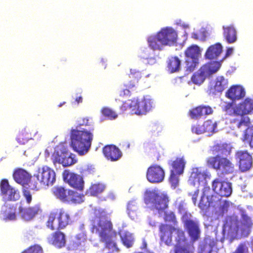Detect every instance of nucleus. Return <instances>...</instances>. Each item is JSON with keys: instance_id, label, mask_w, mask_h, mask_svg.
I'll list each match as a JSON object with an SVG mask.
<instances>
[{"instance_id": "nucleus-41", "label": "nucleus", "mask_w": 253, "mask_h": 253, "mask_svg": "<svg viewBox=\"0 0 253 253\" xmlns=\"http://www.w3.org/2000/svg\"><path fill=\"white\" fill-rule=\"evenodd\" d=\"M86 238L83 235H78L71 244V248L73 250H77L85 245Z\"/></svg>"}, {"instance_id": "nucleus-19", "label": "nucleus", "mask_w": 253, "mask_h": 253, "mask_svg": "<svg viewBox=\"0 0 253 253\" xmlns=\"http://www.w3.org/2000/svg\"><path fill=\"white\" fill-rule=\"evenodd\" d=\"M228 80L223 76L216 77L214 83L211 84L208 88L209 94L215 95L222 92L228 86Z\"/></svg>"}, {"instance_id": "nucleus-29", "label": "nucleus", "mask_w": 253, "mask_h": 253, "mask_svg": "<svg viewBox=\"0 0 253 253\" xmlns=\"http://www.w3.org/2000/svg\"><path fill=\"white\" fill-rule=\"evenodd\" d=\"M223 37L228 43H233L237 40V31L233 26L231 25L227 26H223Z\"/></svg>"}, {"instance_id": "nucleus-46", "label": "nucleus", "mask_w": 253, "mask_h": 253, "mask_svg": "<svg viewBox=\"0 0 253 253\" xmlns=\"http://www.w3.org/2000/svg\"><path fill=\"white\" fill-rule=\"evenodd\" d=\"M104 186L101 184H94L89 188L87 193L91 196H97L98 194L103 192Z\"/></svg>"}, {"instance_id": "nucleus-35", "label": "nucleus", "mask_w": 253, "mask_h": 253, "mask_svg": "<svg viewBox=\"0 0 253 253\" xmlns=\"http://www.w3.org/2000/svg\"><path fill=\"white\" fill-rule=\"evenodd\" d=\"M119 234L123 244L129 248L132 246L134 243V238L132 234L127 231L121 230Z\"/></svg>"}, {"instance_id": "nucleus-55", "label": "nucleus", "mask_w": 253, "mask_h": 253, "mask_svg": "<svg viewBox=\"0 0 253 253\" xmlns=\"http://www.w3.org/2000/svg\"><path fill=\"white\" fill-rule=\"evenodd\" d=\"M10 192V195H9V196H8L7 200L15 201L18 200L20 198V196L19 192L17 190H15L14 188H13V189H11V191Z\"/></svg>"}, {"instance_id": "nucleus-31", "label": "nucleus", "mask_w": 253, "mask_h": 253, "mask_svg": "<svg viewBox=\"0 0 253 253\" xmlns=\"http://www.w3.org/2000/svg\"><path fill=\"white\" fill-rule=\"evenodd\" d=\"M222 51V46L219 43H216L211 45L207 49L205 56L208 59H213L217 58L221 54Z\"/></svg>"}, {"instance_id": "nucleus-23", "label": "nucleus", "mask_w": 253, "mask_h": 253, "mask_svg": "<svg viewBox=\"0 0 253 253\" xmlns=\"http://www.w3.org/2000/svg\"><path fill=\"white\" fill-rule=\"evenodd\" d=\"M64 178L72 187L82 191L84 189V181L80 175L74 173H67L64 175Z\"/></svg>"}, {"instance_id": "nucleus-57", "label": "nucleus", "mask_w": 253, "mask_h": 253, "mask_svg": "<svg viewBox=\"0 0 253 253\" xmlns=\"http://www.w3.org/2000/svg\"><path fill=\"white\" fill-rule=\"evenodd\" d=\"M23 195L26 199V202L30 204L32 200V195L28 189H24L22 191Z\"/></svg>"}, {"instance_id": "nucleus-3", "label": "nucleus", "mask_w": 253, "mask_h": 253, "mask_svg": "<svg viewBox=\"0 0 253 253\" xmlns=\"http://www.w3.org/2000/svg\"><path fill=\"white\" fill-rule=\"evenodd\" d=\"M143 201L146 208L153 211L154 214L162 215L164 213V219L165 222L177 223L176 216L173 211L166 212L169 207V199L167 195L159 193L156 190H147L145 192Z\"/></svg>"}, {"instance_id": "nucleus-2", "label": "nucleus", "mask_w": 253, "mask_h": 253, "mask_svg": "<svg viewBox=\"0 0 253 253\" xmlns=\"http://www.w3.org/2000/svg\"><path fill=\"white\" fill-rule=\"evenodd\" d=\"M113 230V225L109 214L104 209H95L91 221V232L98 235L104 248L112 252H118L120 250L117 246V235Z\"/></svg>"}, {"instance_id": "nucleus-44", "label": "nucleus", "mask_w": 253, "mask_h": 253, "mask_svg": "<svg viewBox=\"0 0 253 253\" xmlns=\"http://www.w3.org/2000/svg\"><path fill=\"white\" fill-rule=\"evenodd\" d=\"M203 127L204 132L207 133L208 135H211L214 132L216 127V123L212 120H208L204 122Z\"/></svg>"}, {"instance_id": "nucleus-32", "label": "nucleus", "mask_w": 253, "mask_h": 253, "mask_svg": "<svg viewBox=\"0 0 253 253\" xmlns=\"http://www.w3.org/2000/svg\"><path fill=\"white\" fill-rule=\"evenodd\" d=\"M147 41L149 47L153 50H160L164 46L163 42H161L158 32L156 35L149 36Z\"/></svg>"}, {"instance_id": "nucleus-50", "label": "nucleus", "mask_w": 253, "mask_h": 253, "mask_svg": "<svg viewBox=\"0 0 253 253\" xmlns=\"http://www.w3.org/2000/svg\"><path fill=\"white\" fill-rule=\"evenodd\" d=\"M182 174V173L170 171L169 181L171 184V187L175 188L178 186L179 183V176Z\"/></svg>"}, {"instance_id": "nucleus-53", "label": "nucleus", "mask_w": 253, "mask_h": 253, "mask_svg": "<svg viewBox=\"0 0 253 253\" xmlns=\"http://www.w3.org/2000/svg\"><path fill=\"white\" fill-rule=\"evenodd\" d=\"M192 176L195 180L200 182V181L206 180L207 174L205 172H201L197 170L196 172H193L192 173Z\"/></svg>"}, {"instance_id": "nucleus-26", "label": "nucleus", "mask_w": 253, "mask_h": 253, "mask_svg": "<svg viewBox=\"0 0 253 253\" xmlns=\"http://www.w3.org/2000/svg\"><path fill=\"white\" fill-rule=\"evenodd\" d=\"M189 113L192 119H197L202 116L211 114L213 110L209 106H199L190 110Z\"/></svg>"}, {"instance_id": "nucleus-10", "label": "nucleus", "mask_w": 253, "mask_h": 253, "mask_svg": "<svg viewBox=\"0 0 253 253\" xmlns=\"http://www.w3.org/2000/svg\"><path fill=\"white\" fill-rule=\"evenodd\" d=\"M184 55L186 70L192 72L199 64V59L201 55V50L197 45L192 44L186 49Z\"/></svg>"}, {"instance_id": "nucleus-34", "label": "nucleus", "mask_w": 253, "mask_h": 253, "mask_svg": "<svg viewBox=\"0 0 253 253\" xmlns=\"http://www.w3.org/2000/svg\"><path fill=\"white\" fill-rule=\"evenodd\" d=\"M2 219L4 221H13L17 219L16 207L12 206L6 207L1 211Z\"/></svg>"}, {"instance_id": "nucleus-47", "label": "nucleus", "mask_w": 253, "mask_h": 253, "mask_svg": "<svg viewBox=\"0 0 253 253\" xmlns=\"http://www.w3.org/2000/svg\"><path fill=\"white\" fill-rule=\"evenodd\" d=\"M173 253H194L189 245L184 246L174 245Z\"/></svg>"}, {"instance_id": "nucleus-63", "label": "nucleus", "mask_w": 253, "mask_h": 253, "mask_svg": "<svg viewBox=\"0 0 253 253\" xmlns=\"http://www.w3.org/2000/svg\"><path fill=\"white\" fill-rule=\"evenodd\" d=\"M75 101L77 102V104H79L80 103H82L83 102V98L82 96L77 97H76Z\"/></svg>"}, {"instance_id": "nucleus-21", "label": "nucleus", "mask_w": 253, "mask_h": 253, "mask_svg": "<svg viewBox=\"0 0 253 253\" xmlns=\"http://www.w3.org/2000/svg\"><path fill=\"white\" fill-rule=\"evenodd\" d=\"M42 211L40 206L35 205L28 208L20 206L18 208L19 214L21 217L25 221H29L32 219L36 215Z\"/></svg>"}, {"instance_id": "nucleus-48", "label": "nucleus", "mask_w": 253, "mask_h": 253, "mask_svg": "<svg viewBox=\"0 0 253 253\" xmlns=\"http://www.w3.org/2000/svg\"><path fill=\"white\" fill-rule=\"evenodd\" d=\"M103 116L110 120H114L117 118V114L112 109L109 107H103L101 110Z\"/></svg>"}, {"instance_id": "nucleus-59", "label": "nucleus", "mask_w": 253, "mask_h": 253, "mask_svg": "<svg viewBox=\"0 0 253 253\" xmlns=\"http://www.w3.org/2000/svg\"><path fill=\"white\" fill-rule=\"evenodd\" d=\"M199 190H196L194 193L192 195V200L194 203V204L195 205L197 203V198L199 195Z\"/></svg>"}, {"instance_id": "nucleus-56", "label": "nucleus", "mask_w": 253, "mask_h": 253, "mask_svg": "<svg viewBox=\"0 0 253 253\" xmlns=\"http://www.w3.org/2000/svg\"><path fill=\"white\" fill-rule=\"evenodd\" d=\"M191 130L192 132L195 133L197 134H200L202 133H204V128L203 127V124L199 125L196 124L193 125L191 127Z\"/></svg>"}, {"instance_id": "nucleus-60", "label": "nucleus", "mask_w": 253, "mask_h": 253, "mask_svg": "<svg viewBox=\"0 0 253 253\" xmlns=\"http://www.w3.org/2000/svg\"><path fill=\"white\" fill-rule=\"evenodd\" d=\"M99 66L102 68L105 69L106 67V61L104 59H102L99 62Z\"/></svg>"}, {"instance_id": "nucleus-14", "label": "nucleus", "mask_w": 253, "mask_h": 253, "mask_svg": "<svg viewBox=\"0 0 253 253\" xmlns=\"http://www.w3.org/2000/svg\"><path fill=\"white\" fill-rule=\"evenodd\" d=\"M165 176L164 169L158 165H152L147 169L146 178L148 181L152 183L162 182Z\"/></svg>"}, {"instance_id": "nucleus-37", "label": "nucleus", "mask_w": 253, "mask_h": 253, "mask_svg": "<svg viewBox=\"0 0 253 253\" xmlns=\"http://www.w3.org/2000/svg\"><path fill=\"white\" fill-rule=\"evenodd\" d=\"M216 198L218 200L215 202L214 204L216 205L213 208L215 209H217L219 214L223 216L228 211L229 203L227 201H222L221 198L218 196H216Z\"/></svg>"}, {"instance_id": "nucleus-15", "label": "nucleus", "mask_w": 253, "mask_h": 253, "mask_svg": "<svg viewBox=\"0 0 253 253\" xmlns=\"http://www.w3.org/2000/svg\"><path fill=\"white\" fill-rule=\"evenodd\" d=\"M129 77L132 80L126 83L124 85V88H122L119 92L120 97H128L130 95V91L136 86L135 81L137 83L141 78V73L139 71L135 70H130Z\"/></svg>"}, {"instance_id": "nucleus-18", "label": "nucleus", "mask_w": 253, "mask_h": 253, "mask_svg": "<svg viewBox=\"0 0 253 253\" xmlns=\"http://www.w3.org/2000/svg\"><path fill=\"white\" fill-rule=\"evenodd\" d=\"M48 243L57 249H61L66 246V239L65 234L60 230L52 233L47 238Z\"/></svg>"}, {"instance_id": "nucleus-13", "label": "nucleus", "mask_w": 253, "mask_h": 253, "mask_svg": "<svg viewBox=\"0 0 253 253\" xmlns=\"http://www.w3.org/2000/svg\"><path fill=\"white\" fill-rule=\"evenodd\" d=\"M236 159L238 161L239 169L241 172L250 170L253 163L252 155L247 150H239L236 152Z\"/></svg>"}, {"instance_id": "nucleus-61", "label": "nucleus", "mask_w": 253, "mask_h": 253, "mask_svg": "<svg viewBox=\"0 0 253 253\" xmlns=\"http://www.w3.org/2000/svg\"><path fill=\"white\" fill-rule=\"evenodd\" d=\"M233 48H232V47L228 48L226 50L225 57H228V56H230L233 53Z\"/></svg>"}, {"instance_id": "nucleus-30", "label": "nucleus", "mask_w": 253, "mask_h": 253, "mask_svg": "<svg viewBox=\"0 0 253 253\" xmlns=\"http://www.w3.org/2000/svg\"><path fill=\"white\" fill-rule=\"evenodd\" d=\"M218 200L216 198V195H212L211 196L203 195L199 203V207L203 211H207L210 207H214L215 202Z\"/></svg>"}, {"instance_id": "nucleus-27", "label": "nucleus", "mask_w": 253, "mask_h": 253, "mask_svg": "<svg viewBox=\"0 0 253 253\" xmlns=\"http://www.w3.org/2000/svg\"><path fill=\"white\" fill-rule=\"evenodd\" d=\"M170 167V171L183 173L185 168L186 161L183 157H176L168 162Z\"/></svg>"}, {"instance_id": "nucleus-1", "label": "nucleus", "mask_w": 253, "mask_h": 253, "mask_svg": "<svg viewBox=\"0 0 253 253\" xmlns=\"http://www.w3.org/2000/svg\"><path fill=\"white\" fill-rule=\"evenodd\" d=\"M222 110L226 114L236 117L230 120V123L237 128L246 127L243 132L242 140L247 142L253 149V125H251V119L247 116L253 114V99L246 98L235 105L233 102H225L222 106Z\"/></svg>"}, {"instance_id": "nucleus-22", "label": "nucleus", "mask_w": 253, "mask_h": 253, "mask_svg": "<svg viewBox=\"0 0 253 253\" xmlns=\"http://www.w3.org/2000/svg\"><path fill=\"white\" fill-rule=\"evenodd\" d=\"M245 95V89L238 84L232 85L225 93V96L233 101L242 99Z\"/></svg>"}, {"instance_id": "nucleus-43", "label": "nucleus", "mask_w": 253, "mask_h": 253, "mask_svg": "<svg viewBox=\"0 0 253 253\" xmlns=\"http://www.w3.org/2000/svg\"><path fill=\"white\" fill-rule=\"evenodd\" d=\"M0 193L4 198L7 200L10 195L11 189H13L9 184L7 179H3L0 183Z\"/></svg>"}, {"instance_id": "nucleus-49", "label": "nucleus", "mask_w": 253, "mask_h": 253, "mask_svg": "<svg viewBox=\"0 0 253 253\" xmlns=\"http://www.w3.org/2000/svg\"><path fill=\"white\" fill-rule=\"evenodd\" d=\"M21 253H44L42 248L39 244H34L24 250Z\"/></svg>"}, {"instance_id": "nucleus-42", "label": "nucleus", "mask_w": 253, "mask_h": 253, "mask_svg": "<svg viewBox=\"0 0 253 253\" xmlns=\"http://www.w3.org/2000/svg\"><path fill=\"white\" fill-rule=\"evenodd\" d=\"M176 237H175V244L178 246H184V245H189L187 243V238L185 237L184 231L179 228H175L174 230Z\"/></svg>"}, {"instance_id": "nucleus-20", "label": "nucleus", "mask_w": 253, "mask_h": 253, "mask_svg": "<svg viewBox=\"0 0 253 253\" xmlns=\"http://www.w3.org/2000/svg\"><path fill=\"white\" fill-rule=\"evenodd\" d=\"M103 154L106 159L111 162L119 160L122 156V153L115 145L105 146L102 149Z\"/></svg>"}, {"instance_id": "nucleus-7", "label": "nucleus", "mask_w": 253, "mask_h": 253, "mask_svg": "<svg viewBox=\"0 0 253 253\" xmlns=\"http://www.w3.org/2000/svg\"><path fill=\"white\" fill-rule=\"evenodd\" d=\"M72 222L70 213L63 208H60L50 212L46 222V226L52 231L62 230L71 224Z\"/></svg>"}, {"instance_id": "nucleus-28", "label": "nucleus", "mask_w": 253, "mask_h": 253, "mask_svg": "<svg viewBox=\"0 0 253 253\" xmlns=\"http://www.w3.org/2000/svg\"><path fill=\"white\" fill-rule=\"evenodd\" d=\"M211 151L213 154L222 156L230 155L231 149L227 143L220 142L214 144L211 147Z\"/></svg>"}, {"instance_id": "nucleus-58", "label": "nucleus", "mask_w": 253, "mask_h": 253, "mask_svg": "<svg viewBox=\"0 0 253 253\" xmlns=\"http://www.w3.org/2000/svg\"><path fill=\"white\" fill-rule=\"evenodd\" d=\"M211 251L210 246L206 244L201 246L200 253H211Z\"/></svg>"}, {"instance_id": "nucleus-51", "label": "nucleus", "mask_w": 253, "mask_h": 253, "mask_svg": "<svg viewBox=\"0 0 253 253\" xmlns=\"http://www.w3.org/2000/svg\"><path fill=\"white\" fill-rule=\"evenodd\" d=\"M65 150H61L60 153L58 151H55L52 156L51 159L54 165L56 164H61L62 159H63V152Z\"/></svg>"}, {"instance_id": "nucleus-40", "label": "nucleus", "mask_w": 253, "mask_h": 253, "mask_svg": "<svg viewBox=\"0 0 253 253\" xmlns=\"http://www.w3.org/2000/svg\"><path fill=\"white\" fill-rule=\"evenodd\" d=\"M77 162L75 155L69 153L65 150L63 152V159H62L61 165L64 167H69L76 164Z\"/></svg>"}, {"instance_id": "nucleus-9", "label": "nucleus", "mask_w": 253, "mask_h": 253, "mask_svg": "<svg viewBox=\"0 0 253 253\" xmlns=\"http://www.w3.org/2000/svg\"><path fill=\"white\" fill-rule=\"evenodd\" d=\"M220 66V63L218 61L210 62L202 65L192 75L191 82L196 85L201 84L208 77L216 72Z\"/></svg>"}, {"instance_id": "nucleus-12", "label": "nucleus", "mask_w": 253, "mask_h": 253, "mask_svg": "<svg viewBox=\"0 0 253 253\" xmlns=\"http://www.w3.org/2000/svg\"><path fill=\"white\" fill-rule=\"evenodd\" d=\"M212 188L214 192L213 195H217L220 198L229 197L232 192L230 182L220 181L218 179H215L212 181Z\"/></svg>"}, {"instance_id": "nucleus-45", "label": "nucleus", "mask_w": 253, "mask_h": 253, "mask_svg": "<svg viewBox=\"0 0 253 253\" xmlns=\"http://www.w3.org/2000/svg\"><path fill=\"white\" fill-rule=\"evenodd\" d=\"M31 134L26 131V129H23L19 131L16 140L20 144H24L30 139Z\"/></svg>"}, {"instance_id": "nucleus-8", "label": "nucleus", "mask_w": 253, "mask_h": 253, "mask_svg": "<svg viewBox=\"0 0 253 253\" xmlns=\"http://www.w3.org/2000/svg\"><path fill=\"white\" fill-rule=\"evenodd\" d=\"M206 163L209 167L222 175L233 174L235 170L234 164L229 159L219 155L209 157Z\"/></svg>"}, {"instance_id": "nucleus-5", "label": "nucleus", "mask_w": 253, "mask_h": 253, "mask_svg": "<svg viewBox=\"0 0 253 253\" xmlns=\"http://www.w3.org/2000/svg\"><path fill=\"white\" fill-rule=\"evenodd\" d=\"M243 218L244 222H241L236 216H226L222 227L223 236L234 238L240 233L241 236H248L252 223L250 217L247 215H244Z\"/></svg>"}, {"instance_id": "nucleus-25", "label": "nucleus", "mask_w": 253, "mask_h": 253, "mask_svg": "<svg viewBox=\"0 0 253 253\" xmlns=\"http://www.w3.org/2000/svg\"><path fill=\"white\" fill-rule=\"evenodd\" d=\"M13 177L14 180L23 186L30 183L32 179L31 175L25 169H18L14 170L13 173Z\"/></svg>"}, {"instance_id": "nucleus-16", "label": "nucleus", "mask_w": 253, "mask_h": 253, "mask_svg": "<svg viewBox=\"0 0 253 253\" xmlns=\"http://www.w3.org/2000/svg\"><path fill=\"white\" fill-rule=\"evenodd\" d=\"M175 230V227L172 225L161 223L159 228L161 242L167 246H170L172 241V234Z\"/></svg>"}, {"instance_id": "nucleus-4", "label": "nucleus", "mask_w": 253, "mask_h": 253, "mask_svg": "<svg viewBox=\"0 0 253 253\" xmlns=\"http://www.w3.org/2000/svg\"><path fill=\"white\" fill-rule=\"evenodd\" d=\"M92 119L84 117L78 121L76 129H72L70 134L71 146L79 155H83L86 153L91 145L93 134L91 130L82 128V126H90L92 124Z\"/></svg>"}, {"instance_id": "nucleus-39", "label": "nucleus", "mask_w": 253, "mask_h": 253, "mask_svg": "<svg viewBox=\"0 0 253 253\" xmlns=\"http://www.w3.org/2000/svg\"><path fill=\"white\" fill-rule=\"evenodd\" d=\"M84 195L76 191L71 190L67 204H81L84 201Z\"/></svg>"}, {"instance_id": "nucleus-54", "label": "nucleus", "mask_w": 253, "mask_h": 253, "mask_svg": "<svg viewBox=\"0 0 253 253\" xmlns=\"http://www.w3.org/2000/svg\"><path fill=\"white\" fill-rule=\"evenodd\" d=\"M232 253H250V252L247 244L245 243H241Z\"/></svg>"}, {"instance_id": "nucleus-24", "label": "nucleus", "mask_w": 253, "mask_h": 253, "mask_svg": "<svg viewBox=\"0 0 253 253\" xmlns=\"http://www.w3.org/2000/svg\"><path fill=\"white\" fill-rule=\"evenodd\" d=\"M134 102L136 104H133L132 112L135 114L139 115L145 114L151 108V103L148 99H134Z\"/></svg>"}, {"instance_id": "nucleus-36", "label": "nucleus", "mask_w": 253, "mask_h": 253, "mask_svg": "<svg viewBox=\"0 0 253 253\" xmlns=\"http://www.w3.org/2000/svg\"><path fill=\"white\" fill-rule=\"evenodd\" d=\"M180 65L181 61L177 56H172L167 61V67L171 73L179 71Z\"/></svg>"}, {"instance_id": "nucleus-38", "label": "nucleus", "mask_w": 253, "mask_h": 253, "mask_svg": "<svg viewBox=\"0 0 253 253\" xmlns=\"http://www.w3.org/2000/svg\"><path fill=\"white\" fill-rule=\"evenodd\" d=\"M127 213L132 219H134L138 214V206L134 200H131L127 204Z\"/></svg>"}, {"instance_id": "nucleus-52", "label": "nucleus", "mask_w": 253, "mask_h": 253, "mask_svg": "<svg viewBox=\"0 0 253 253\" xmlns=\"http://www.w3.org/2000/svg\"><path fill=\"white\" fill-rule=\"evenodd\" d=\"M136 103L134 102V99H129L126 101L123 102V104L120 106V108L122 113L126 111L128 109H131L132 111L133 104H135Z\"/></svg>"}, {"instance_id": "nucleus-17", "label": "nucleus", "mask_w": 253, "mask_h": 253, "mask_svg": "<svg viewBox=\"0 0 253 253\" xmlns=\"http://www.w3.org/2000/svg\"><path fill=\"white\" fill-rule=\"evenodd\" d=\"M158 33L164 46L170 45L176 42L177 35L173 28L171 27L162 28Z\"/></svg>"}, {"instance_id": "nucleus-33", "label": "nucleus", "mask_w": 253, "mask_h": 253, "mask_svg": "<svg viewBox=\"0 0 253 253\" xmlns=\"http://www.w3.org/2000/svg\"><path fill=\"white\" fill-rule=\"evenodd\" d=\"M71 189H65L63 187H55L53 189L54 195L62 202L67 204Z\"/></svg>"}, {"instance_id": "nucleus-6", "label": "nucleus", "mask_w": 253, "mask_h": 253, "mask_svg": "<svg viewBox=\"0 0 253 253\" xmlns=\"http://www.w3.org/2000/svg\"><path fill=\"white\" fill-rule=\"evenodd\" d=\"M55 180L54 170L47 166H43L38 168L37 173L30 180L29 186L31 189L37 191L42 186L52 185Z\"/></svg>"}, {"instance_id": "nucleus-11", "label": "nucleus", "mask_w": 253, "mask_h": 253, "mask_svg": "<svg viewBox=\"0 0 253 253\" xmlns=\"http://www.w3.org/2000/svg\"><path fill=\"white\" fill-rule=\"evenodd\" d=\"M191 216L190 213L185 212L181 220L191 239L193 242H195L199 239L201 231L198 222L191 219Z\"/></svg>"}, {"instance_id": "nucleus-62", "label": "nucleus", "mask_w": 253, "mask_h": 253, "mask_svg": "<svg viewBox=\"0 0 253 253\" xmlns=\"http://www.w3.org/2000/svg\"><path fill=\"white\" fill-rule=\"evenodd\" d=\"M147 242L145 239H143L142 246H141L140 249L141 250H146L147 249Z\"/></svg>"}, {"instance_id": "nucleus-64", "label": "nucleus", "mask_w": 253, "mask_h": 253, "mask_svg": "<svg viewBox=\"0 0 253 253\" xmlns=\"http://www.w3.org/2000/svg\"><path fill=\"white\" fill-rule=\"evenodd\" d=\"M126 148H129V144H127L126 146Z\"/></svg>"}]
</instances>
